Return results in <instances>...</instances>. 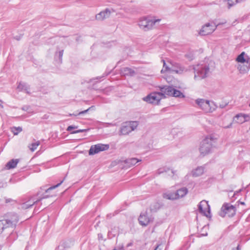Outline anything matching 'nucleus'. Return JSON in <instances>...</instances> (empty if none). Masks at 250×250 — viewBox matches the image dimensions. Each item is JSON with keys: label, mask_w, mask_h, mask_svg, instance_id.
<instances>
[{"label": "nucleus", "mask_w": 250, "mask_h": 250, "mask_svg": "<svg viewBox=\"0 0 250 250\" xmlns=\"http://www.w3.org/2000/svg\"><path fill=\"white\" fill-rule=\"evenodd\" d=\"M19 220L18 214L15 212L7 213L4 218L0 220V233L6 229L11 228L14 229Z\"/></svg>", "instance_id": "f257e3e1"}, {"label": "nucleus", "mask_w": 250, "mask_h": 250, "mask_svg": "<svg viewBox=\"0 0 250 250\" xmlns=\"http://www.w3.org/2000/svg\"><path fill=\"white\" fill-rule=\"evenodd\" d=\"M195 81L200 80L204 79L208 76L209 72V67L208 64L205 63L198 64L193 66Z\"/></svg>", "instance_id": "f03ea898"}, {"label": "nucleus", "mask_w": 250, "mask_h": 250, "mask_svg": "<svg viewBox=\"0 0 250 250\" xmlns=\"http://www.w3.org/2000/svg\"><path fill=\"white\" fill-rule=\"evenodd\" d=\"M64 180V178L63 180H62L59 183L57 184V185L51 186V187H49V188H48L47 189H45V193H44L42 195V196L41 198H40V199H37L36 201H35L34 199H33V200L30 199V200H28V201H27L26 202L22 203L21 205V208L24 209L29 208L32 207L34 204H35L37 202L40 201L42 199L47 198L50 197H52L53 196V195H48V194H47V193H49L51 190L54 189L56 188L59 187L63 183Z\"/></svg>", "instance_id": "7ed1b4c3"}, {"label": "nucleus", "mask_w": 250, "mask_h": 250, "mask_svg": "<svg viewBox=\"0 0 250 250\" xmlns=\"http://www.w3.org/2000/svg\"><path fill=\"white\" fill-rule=\"evenodd\" d=\"M215 139L211 136L206 137L201 143L199 151L203 156L208 154L211 150Z\"/></svg>", "instance_id": "20e7f679"}, {"label": "nucleus", "mask_w": 250, "mask_h": 250, "mask_svg": "<svg viewBox=\"0 0 250 250\" xmlns=\"http://www.w3.org/2000/svg\"><path fill=\"white\" fill-rule=\"evenodd\" d=\"M160 21V19H153L149 17L141 18L138 22L140 28L146 31L151 29L156 22Z\"/></svg>", "instance_id": "39448f33"}, {"label": "nucleus", "mask_w": 250, "mask_h": 250, "mask_svg": "<svg viewBox=\"0 0 250 250\" xmlns=\"http://www.w3.org/2000/svg\"><path fill=\"white\" fill-rule=\"evenodd\" d=\"M236 208L229 203H224L219 212V215L224 217L227 215L229 217H233L236 214Z\"/></svg>", "instance_id": "423d86ee"}, {"label": "nucleus", "mask_w": 250, "mask_h": 250, "mask_svg": "<svg viewBox=\"0 0 250 250\" xmlns=\"http://www.w3.org/2000/svg\"><path fill=\"white\" fill-rule=\"evenodd\" d=\"M163 97V93L153 92L144 97L143 100L149 104H158Z\"/></svg>", "instance_id": "0eeeda50"}, {"label": "nucleus", "mask_w": 250, "mask_h": 250, "mask_svg": "<svg viewBox=\"0 0 250 250\" xmlns=\"http://www.w3.org/2000/svg\"><path fill=\"white\" fill-rule=\"evenodd\" d=\"M138 125V124L137 122L136 121L125 123L123 125L121 128V133L122 135H127L136 128Z\"/></svg>", "instance_id": "6e6552de"}, {"label": "nucleus", "mask_w": 250, "mask_h": 250, "mask_svg": "<svg viewBox=\"0 0 250 250\" xmlns=\"http://www.w3.org/2000/svg\"><path fill=\"white\" fill-rule=\"evenodd\" d=\"M217 27V25L214 23H207L202 26V28L200 30L199 34L201 36H206L212 33L215 31Z\"/></svg>", "instance_id": "1a4fd4ad"}, {"label": "nucleus", "mask_w": 250, "mask_h": 250, "mask_svg": "<svg viewBox=\"0 0 250 250\" xmlns=\"http://www.w3.org/2000/svg\"><path fill=\"white\" fill-rule=\"evenodd\" d=\"M109 147V145L98 144L92 146L89 150V154L90 155H94L99 153L101 151L107 150Z\"/></svg>", "instance_id": "9d476101"}, {"label": "nucleus", "mask_w": 250, "mask_h": 250, "mask_svg": "<svg viewBox=\"0 0 250 250\" xmlns=\"http://www.w3.org/2000/svg\"><path fill=\"white\" fill-rule=\"evenodd\" d=\"M198 210L200 213L207 217H210V207L208 202L206 201H202L198 205Z\"/></svg>", "instance_id": "9b49d317"}, {"label": "nucleus", "mask_w": 250, "mask_h": 250, "mask_svg": "<svg viewBox=\"0 0 250 250\" xmlns=\"http://www.w3.org/2000/svg\"><path fill=\"white\" fill-rule=\"evenodd\" d=\"M170 63L172 66L171 69L172 72L181 74L188 71V69L179 63L170 62Z\"/></svg>", "instance_id": "f8f14e48"}, {"label": "nucleus", "mask_w": 250, "mask_h": 250, "mask_svg": "<svg viewBox=\"0 0 250 250\" xmlns=\"http://www.w3.org/2000/svg\"><path fill=\"white\" fill-rule=\"evenodd\" d=\"M196 104H198L205 112H211V108L209 101L203 99H198L196 100Z\"/></svg>", "instance_id": "ddd939ff"}, {"label": "nucleus", "mask_w": 250, "mask_h": 250, "mask_svg": "<svg viewBox=\"0 0 250 250\" xmlns=\"http://www.w3.org/2000/svg\"><path fill=\"white\" fill-rule=\"evenodd\" d=\"M111 12H115V11L111 9V11L108 8H106L105 10L100 12L99 14L96 15V19L99 21H103L104 19L108 18Z\"/></svg>", "instance_id": "4468645a"}, {"label": "nucleus", "mask_w": 250, "mask_h": 250, "mask_svg": "<svg viewBox=\"0 0 250 250\" xmlns=\"http://www.w3.org/2000/svg\"><path fill=\"white\" fill-rule=\"evenodd\" d=\"M138 221L140 225L146 226L151 221V218L149 217L147 212H145V213H141L139 217Z\"/></svg>", "instance_id": "2eb2a0df"}, {"label": "nucleus", "mask_w": 250, "mask_h": 250, "mask_svg": "<svg viewBox=\"0 0 250 250\" xmlns=\"http://www.w3.org/2000/svg\"><path fill=\"white\" fill-rule=\"evenodd\" d=\"M174 88L172 86L165 85L160 87V93H163V98H165V95L172 96Z\"/></svg>", "instance_id": "dca6fc26"}, {"label": "nucleus", "mask_w": 250, "mask_h": 250, "mask_svg": "<svg viewBox=\"0 0 250 250\" xmlns=\"http://www.w3.org/2000/svg\"><path fill=\"white\" fill-rule=\"evenodd\" d=\"M135 74V71L129 67H124L121 70V74L122 76H133Z\"/></svg>", "instance_id": "f3484780"}, {"label": "nucleus", "mask_w": 250, "mask_h": 250, "mask_svg": "<svg viewBox=\"0 0 250 250\" xmlns=\"http://www.w3.org/2000/svg\"><path fill=\"white\" fill-rule=\"evenodd\" d=\"M205 169V166L198 167L192 170V176L193 177H198L202 175L204 172Z\"/></svg>", "instance_id": "a211bd4d"}, {"label": "nucleus", "mask_w": 250, "mask_h": 250, "mask_svg": "<svg viewBox=\"0 0 250 250\" xmlns=\"http://www.w3.org/2000/svg\"><path fill=\"white\" fill-rule=\"evenodd\" d=\"M141 160H138L135 158H128L125 160L124 162L128 167H130L136 165L138 162L141 161Z\"/></svg>", "instance_id": "6ab92c4d"}, {"label": "nucleus", "mask_w": 250, "mask_h": 250, "mask_svg": "<svg viewBox=\"0 0 250 250\" xmlns=\"http://www.w3.org/2000/svg\"><path fill=\"white\" fill-rule=\"evenodd\" d=\"M188 192V188H182L178 189L175 192L177 199L182 198L185 196Z\"/></svg>", "instance_id": "aec40b11"}, {"label": "nucleus", "mask_w": 250, "mask_h": 250, "mask_svg": "<svg viewBox=\"0 0 250 250\" xmlns=\"http://www.w3.org/2000/svg\"><path fill=\"white\" fill-rule=\"evenodd\" d=\"M17 88L20 91H24L28 94H30V87L26 83L20 82L18 85Z\"/></svg>", "instance_id": "412c9836"}, {"label": "nucleus", "mask_w": 250, "mask_h": 250, "mask_svg": "<svg viewBox=\"0 0 250 250\" xmlns=\"http://www.w3.org/2000/svg\"><path fill=\"white\" fill-rule=\"evenodd\" d=\"M19 160V159H12L9 161L6 165L7 169H10L15 168L17 165Z\"/></svg>", "instance_id": "4be33fe9"}, {"label": "nucleus", "mask_w": 250, "mask_h": 250, "mask_svg": "<svg viewBox=\"0 0 250 250\" xmlns=\"http://www.w3.org/2000/svg\"><path fill=\"white\" fill-rule=\"evenodd\" d=\"M234 120L237 123L242 124L246 121L245 115L242 114H237L234 117Z\"/></svg>", "instance_id": "5701e85b"}, {"label": "nucleus", "mask_w": 250, "mask_h": 250, "mask_svg": "<svg viewBox=\"0 0 250 250\" xmlns=\"http://www.w3.org/2000/svg\"><path fill=\"white\" fill-rule=\"evenodd\" d=\"M163 197L168 200L177 199V196L175 192H167L163 194Z\"/></svg>", "instance_id": "b1692460"}, {"label": "nucleus", "mask_w": 250, "mask_h": 250, "mask_svg": "<svg viewBox=\"0 0 250 250\" xmlns=\"http://www.w3.org/2000/svg\"><path fill=\"white\" fill-rule=\"evenodd\" d=\"M70 244V242L69 241H63L62 242V243L58 246V250H63L64 249H69L70 248L69 244Z\"/></svg>", "instance_id": "393cba45"}, {"label": "nucleus", "mask_w": 250, "mask_h": 250, "mask_svg": "<svg viewBox=\"0 0 250 250\" xmlns=\"http://www.w3.org/2000/svg\"><path fill=\"white\" fill-rule=\"evenodd\" d=\"M245 53L244 52H242L240 55H239L237 58L236 61L239 62L244 63L246 61V58H245Z\"/></svg>", "instance_id": "a878e982"}, {"label": "nucleus", "mask_w": 250, "mask_h": 250, "mask_svg": "<svg viewBox=\"0 0 250 250\" xmlns=\"http://www.w3.org/2000/svg\"><path fill=\"white\" fill-rule=\"evenodd\" d=\"M172 96L179 98L185 97L184 95L180 90H177L175 88L174 89Z\"/></svg>", "instance_id": "bb28decb"}, {"label": "nucleus", "mask_w": 250, "mask_h": 250, "mask_svg": "<svg viewBox=\"0 0 250 250\" xmlns=\"http://www.w3.org/2000/svg\"><path fill=\"white\" fill-rule=\"evenodd\" d=\"M162 61L163 62V68L161 70V72L163 73L167 71H171V68L169 67L167 65L165 61L162 60Z\"/></svg>", "instance_id": "cd10ccee"}, {"label": "nucleus", "mask_w": 250, "mask_h": 250, "mask_svg": "<svg viewBox=\"0 0 250 250\" xmlns=\"http://www.w3.org/2000/svg\"><path fill=\"white\" fill-rule=\"evenodd\" d=\"M22 127L20 126H14L11 128V131L15 135H17L20 132H21L22 131Z\"/></svg>", "instance_id": "c85d7f7f"}, {"label": "nucleus", "mask_w": 250, "mask_h": 250, "mask_svg": "<svg viewBox=\"0 0 250 250\" xmlns=\"http://www.w3.org/2000/svg\"><path fill=\"white\" fill-rule=\"evenodd\" d=\"M160 208V205L158 203H154L151 205L150 209L151 212H156Z\"/></svg>", "instance_id": "c756f323"}, {"label": "nucleus", "mask_w": 250, "mask_h": 250, "mask_svg": "<svg viewBox=\"0 0 250 250\" xmlns=\"http://www.w3.org/2000/svg\"><path fill=\"white\" fill-rule=\"evenodd\" d=\"M17 238V235L15 232H11L7 239L8 242H12Z\"/></svg>", "instance_id": "7c9ffc66"}, {"label": "nucleus", "mask_w": 250, "mask_h": 250, "mask_svg": "<svg viewBox=\"0 0 250 250\" xmlns=\"http://www.w3.org/2000/svg\"><path fill=\"white\" fill-rule=\"evenodd\" d=\"M90 110L88 108L86 110H84L83 111H80V112H75V113H74L73 114H69V116H77L78 115H82V114H85V113H87Z\"/></svg>", "instance_id": "2f4dec72"}, {"label": "nucleus", "mask_w": 250, "mask_h": 250, "mask_svg": "<svg viewBox=\"0 0 250 250\" xmlns=\"http://www.w3.org/2000/svg\"><path fill=\"white\" fill-rule=\"evenodd\" d=\"M185 57L188 59L189 61H192L194 59V54L192 52H189L185 55Z\"/></svg>", "instance_id": "473e14b6"}, {"label": "nucleus", "mask_w": 250, "mask_h": 250, "mask_svg": "<svg viewBox=\"0 0 250 250\" xmlns=\"http://www.w3.org/2000/svg\"><path fill=\"white\" fill-rule=\"evenodd\" d=\"M40 145V142L39 141H38L36 143H32L31 144V146H32V147L30 148V150L32 151H35V149H36L37 146Z\"/></svg>", "instance_id": "72a5a7b5"}, {"label": "nucleus", "mask_w": 250, "mask_h": 250, "mask_svg": "<svg viewBox=\"0 0 250 250\" xmlns=\"http://www.w3.org/2000/svg\"><path fill=\"white\" fill-rule=\"evenodd\" d=\"M110 72H108V73H104V74H103V75L101 76V77H97L95 78H94L93 79H92L90 81H92V80H101L102 78H104L106 76H107L109 74Z\"/></svg>", "instance_id": "f704fd0d"}, {"label": "nucleus", "mask_w": 250, "mask_h": 250, "mask_svg": "<svg viewBox=\"0 0 250 250\" xmlns=\"http://www.w3.org/2000/svg\"><path fill=\"white\" fill-rule=\"evenodd\" d=\"M58 54V56H59V60L61 62H62V57L63 54V50H60L58 53H57L55 55L57 56Z\"/></svg>", "instance_id": "c9c22d12"}, {"label": "nucleus", "mask_w": 250, "mask_h": 250, "mask_svg": "<svg viewBox=\"0 0 250 250\" xmlns=\"http://www.w3.org/2000/svg\"><path fill=\"white\" fill-rule=\"evenodd\" d=\"M208 229V228L206 226H204L202 230L203 231V233H200V235L202 236H207L208 235V232L207 231H204V230H206Z\"/></svg>", "instance_id": "e433bc0d"}, {"label": "nucleus", "mask_w": 250, "mask_h": 250, "mask_svg": "<svg viewBox=\"0 0 250 250\" xmlns=\"http://www.w3.org/2000/svg\"><path fill=\"white\" fill-rule=\"evenodd\" d=\"M86 131H87L86 129H79V130H75V131H72L71 132V134H76V133H82V132H86Z\"/></svg>", "instance_id": "4c0bfd02"}, {"label": "nucleus", "mask_w": 250, "mask_h": 250, "mask_svg": "<svg viewBox=\"0 0 250 250\" xmlns=\"http://www.w3.org/2000/svg\"><path fill=\"white\" fill-rule=\"evenodd\" d=\"M164 248V245L162 244H157L154 250H157L159 249L161 250Z\"/></svg>", "instance_id": "58836bf2"}, {"label": "nucleus", "mask_w": 250, "mask_h": 250, "mask_svg": "<svg viewBox=\"0 0 250 250\" xmlns=\"http://www.w3.org/2000/svg\"><path fill=\"white\" fill-rule=\"evenodd\" d=\"M168 170H169V168H164L163 169L162 168H160V169H158V173H159V174H160L161 173L164 172V171L165 172H167Z\"/></svg>", "instance_id": "ea45409f"}, {"label": "nucleus", "mask_w": 250, "mask_h": 250, "mask_svg": "<svg viewBox=\"0 0 250 250\" xmlns=\"http://www.w3.org/2000/svg\"><path fill=\"white\" fill-rule=\"evenodd\" d=\"M77 126L70 125L67 127V130L68 131H70L72 129L77 128Z\"/></svg>", "instance_id": "a19ab883"}, {"label": "nucleus", "mask_w": 250, "mask_h": 250, "mask_svg": "<svg viewBox=\"0 0 250 250\" xmlns=\"http://www.w3.org/2000/svg\"><path fill=\"white\" fill-rule=\"evenodd\" d=\"M245 62H246L247 63H248L249 64L248 66H247V68L248 69L250 68V57L247 56L246 61Z\"/></svg>", "instance_id": "79ce46f5"}, {"label": "nucleus", "mask_w": 250, "mask_h": 250, "mask_svg": "<svg viewBox=\"0 0 250 250\" xmlns=\"http://www.w3.org/2000/svg\"><path fill=\"white\" fill-rule=\"evenodd\" d=\"M98 237L99 240H103L104 239L103 235L101 233H99L98 235Z\"/></svg>", "instance_id": "37998d69"}, {"label": "nucleus", "mask_w": 250, "mask_h": 250, "mask_svg": "<svg viewBox=\"0 0 250 250\" xmlns=\"http://www.w3.org/2000/svg\"><path fill=\"white\" fill-rule=\"evenodd\" d=\"M14 202V200H12V199H6L5 200V202H6V203H10V202Z\"/></svg>", "instance_id": "c03bdc74"}, {"label": "nucleus", "mask_w": 250, "mask_h": 250, "mask_svg": "<svg viewBox=\"0 0 250 250\" xmlns=\"http://www.w3.org/2000/svg\"><path fill=\"white\" fill-rule=\"evenodd\" d=\"M108 90H111V89H110V88H105V89H104L103 90V92H104V93H105L107 91H108Z\"/></svg>", "instance_id": "a18cd8bd"}, {"label": "nucleus", "mask_w": 250, "mask_h": 250, "mask_svg": "<svg viewBox=\"0 0 250 250\" xmlns=\"http://www.w3.org/2000/svg\"><path fill=\"white\" fill-rule=\"evenodd\" d=\"M132 244H133V243H132V242H129V243H128L126 245V248H128V247H130V246H131L132 245Z\"/></svg>", "instance_id": "49530a36"}, {"label": "nucleus", "mask_w": 250, "mask_h": 250, "mask_svg": "<svg viewBox=\"0 0 250 250\" xmlns=\"http://www.w3.org/2000/svg\"><path fill=\"white\" fill-rule=\"evenodd\" d=\"M124 247L123 245L119 248V250H124Z\"/></svg>", "instance_id": "de8ad7c7"}, {"label": "nucleus", "mask_w": 250, "mask_h": 250, "mask_svg": "<svg viewBox=\"0 0 250 250\" xmlns=\"http://www.w3.org/2000/svg\"><path fill=\"white\" fill-rule=\"evenodd\" d=\"M88 109H89L90 110H92V109L94 110V109H95V106H93V105H92V106H91L89 107L88 108Z\"/></svg>", "instance_id": "09e8293b"}, {"label": "nucleus", "mask_w": 250, "mask_h": 250, "mask_svg": "<svg viewBox=\"0 0 250 250\" xmlns=\"http://www.w3.org/2000/svg\"><path fill=\"white\" fill-rule=\"evenodd\" d=\"M6 185H7L6 183L5 182L1 186H0L3 188V187H5L6 186Z\"/></svg>", "instance_id": "8fccbe9b"}, {"label": "nucleus", "mask_w": 250, "mask_h": 250, "mask_svg": "<svg viewBox=\"0 0 250 250\" xmlns=\"http://www.w3.org/2000/svg\"><path fill=\"white\" fill-rule=\"evenodd\" d=\"M2 103H3L2 101V100H0V106L2 108H3V105H2Z\"/></svg>", "instance_id": "3c124183"}, {"label": "nucleus", "mask_w": 250, "mask_h": 250, "mask_svg": "<svg viewBox=\"0 0 250 250\" xmlns=\"http://www.w3.org/2000/svg\"><path fill=\"white\" fill-rule=\"evenodd\" d=\"M231 125H232V124L230 123L229 125H228L227 126L225 127V128H230L231 126Z\"/></svg>", "instance_id": "603ef678"}, {"label": "nucleus", "mask_w": 250, "mask_h": 250, "mask_svg": "<svg viewBox=\"0 0 250 250\" xmlns=\"http://www.w3.org/2000/svg\"><path fill=\"white\" fill-rule=\"evenodd\" d=\"M236 250H239V246L238 245L237 248H236Z\"/></svg>", "instance_id": "864d4df0"}, {"label": "nucleus", "mask_w": 250, "mask_h": 250, "mask_svg": "<svg viewBox=\"0 0 250 250\" xmlns=\"http://www.w3.org/2000/svg\"><path fill=\"white\" fill-rule=\"evenodd\" d=\"M242 205H245V203L244 202H242L240 203Z\"/></svg>", "instance_id": "5fc2aeb1"}, {"label": "nucleus", "mask_w": 250, "mask_h": 250, "mask_svg": "<svg viewBox=\"0 0 250 250\" xmlns=\"http://www.w3.org/2000/svg\"><path fill=\"white\" fill-rule=\"evenodd\" d=\"M15 38L16 40H20V38H16V37H15Z\"/></svg>", "instance_id": "6e6d98bb"}, {"label": "nucleus", "mask_w": 250, "mask_h": 250, "mask_svg": "<svg viewBox=\"0 0 250 250\" xmlns=\"http://www.w3.org/2000/svg\"><path fill=\"white\" fill-rule=\"evenodd\" d=\"M171 172H172L173 174H174V171H173V170H172Z\"/></svg>", "instance_id": "4d7b16f0"}, {"label": "nucleus", "mask_w": 250, "mask_h": 250, "mask_svg": "<svg viewBox=\"0 0 250 250\" xmlns=\"http://www.w3.org/2000/svg\"><path fill=\"white\" fill-rule=\"evenodd\" d=\"M2 247L1 245H0V249H2Z\"/></svg>", "instance_id": "13d9d810"}, {"label": "nucleus", "mask_w": 250, "mask_h": 250, "mask_svg": "<svg viewBox=\"0 0 250 250\" xmlns=\"http://www.w3.org/2000/svg\"><path fill=\"white\" fill-rule=\"evenodd\" d=\"M22 109L23 110H25V108L22 107Z\"/></svg>", "instance_id": "bf43d9fd"}, {"label": "nucleus", "mask_w": 250, "mask_h": 250, "mask_svg": "<svg viewBox=\"0 0 250 250\" xmlns=\"http://www.w3.org/2000/svg\"><path fill=\"white\" fill-rule=\"evenodd\" d=\"M113 250H117L116 249H114Z\"/></svg>", "instance_id": "052dcab7"}, {"label": "nucleus", "mask_w": 250, "mask_h": 250, "mask_svg": "<svg viewBox=\"0 0 250 250\" xmlns=\"http://www.w3.org/2000/svg\"><path fill=\"white\" fill-rule=\"evenodd\" d=\"M249 106L250 107V103L249 104Z\"/></svg>", "instance_id": "680f3d73"}]
</instances>
